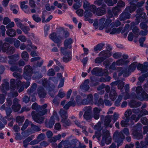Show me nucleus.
I'll return each instance as SVG.
<instances>
[{
	"instance_id": "1",
	"label": "nucleus",
	"mask_w": 148,
	"mask_h": 148,
	"mask_svg": "<svg viewBox=\"0 0 148 148\" xmlns=\"http://www.w3.org/2000/svg\"><path fill=\"white\" fill-rule=\"evenodd\" d=\"M49 82L50 84L49 86L48 85L47 79H43L42 85L45 89L43 87H40L38 88L37 93L40 98H45L46 95L45 89L48 90L49 91H51L57 84L58 80L56 77H54L51 78L49 79Z\"/></svg>"
},
{
	"instance_id": "2",
	"label": "nucleus",
	"mask_w": 148,
	"mask_h": 148,
	"mask_svg": "<svg viewBox=\"0 0 148 148\" xmlns=\"http://www.w3.org/2000/svg\"><path fill=\"white\" fill-rule=\"evenodd\" d=\"M47 105L45 104L41 106L40 108V110L36 113L34 111H33L31 113L32 118L34 121L38 123H42L44 122V117L42 116L45 114L47 112V110L46 109Z\"/></svg>"
},
{
	"instance_id": "3",
	"label": "nucleus",
	"mask_w": 148,
	"mask_h": 148,
	"mask_svg": "<svg viewBox=\"0 0 148 148\" xmlns=\"http://www.w3.org/2000/svg\"><path fill=\"white\" fill-rule=\"evenodd\" d=\"M111 22L112 20L110 19L106 20L105 18H102L99 20L95 19L93 25L96 29H97L98 27L100 30L105 29L106 32H108L109 31L108 27Z\"/></svg>"
},
{
	"instance_id": "4",
	"label": "nucleus",
	"mask_w": 148,
	"mask_h": 148,
	"mask_svg": "<svg viewBox=\"0 0 148 148\" xmlns=\"http://www.w3.org/2000/svg\"><path fill=\"white\" fill-rule=\"evenodd\" d=\"M144 9L142 8H138L136 11L137 14L136 16L135 22H132L131 23V27H133L136 25H138L140 21L145 20L147 17L146 14L143 12Z\"/></svg>"
},
{
	"instance_id": "5",
	"label": "nucleus",
	"mask_w": 148,
	"mask_h": 148,
	"mask_svg": "<svg viewBox=\"0 0 148 148\" xmlns=\"http://www.w3.org/2000/svg\"><path fill=\"white\" fill-rule=\"evenodd\" d=\"M15 51L14 47H10L9 44L7 43L3 44L2 40H0V52H6L8 54H12Z\"/></svg>"
},
{
	"instance_id": "6",
	"label": "nucleus",
	"mask_w": 148,
	"mask_h": 148,
	"mask_svg": "<svg viewBox=\"0 0 148 148\" xmlns=\"http://www.w3.org/2000/svg\"><path fill=\"white\" fill-rule=\"evenodd\" d=\"M9 89V84L8 82L2 84L0 87V89L4 94H0V103L3 104L4 102L6 96V91Z\"/></svg>"
},
{
	"instance_id": "7",
	"label": "nucleus",
	"mask_w": 148,
	"mask_h": 148,
	"mask_svg": "<svg viewBox=\"0 0 148 148\" xmlns=\"http://www.w3.org/2000/svg\"><path fill=\"white\" fill-rule=\"evenodd\" d=\"M102 132V138L100 144L102 146H103L105 144L108 145L111 143L112 138L108 130H104Z\"/></svg>"
},
{
	"instance_id": "8",
	"label": "nucleus",
	"mask_w": 148,
	"mask_h": 148,
	"mask_svg": "<svg viewBox=\"0 0 148 148\" xmlns=\"http://www.w3.org/2000/svg\"><path fill=\"white\" fill-rule=\"evenodd\" d=\"M60 114L61 118V122L64 126L69 125L71 124V122L69 119H68V115L67 111L60 109Z\"/></svg>"
},
{
	"instance_id": "9",
	"label": "nucleus",
	"mask_w": 148,
	"mask_h": 148,
	"mask_svg": "<svg viewBox=\"0 0 148 148\" xmlns=\"http://www.w3.org/2000/svg\"><path fill=\"white\" fill-rule=\"evenodd\" d=\"M49 38L54 42L58 44L57 46L59 47L60 44L61 43V40L64 39V37L59 35L58 34L53 32L49 36Z\"/></svg>"
},
{
	"instance_id": "10",
	"label": "nucleus",
	"mask_w": 148,
	"mask_h": 148,
	"mask_svg": "<svg viewBox=\"0 0 148 148\" xmlns=\"http://www.w3.org/2000/svg\"><path fill=\"white\" fill-rule=\"evenodd\" d=\"M128 61L124 60L119 59L116 62H113L109 66L110 69L115 70L116 69V66H123L127 64Z\"/></svg>"
},
{
	"instance_id": "11",
	"label": "nucleus",
	"mask_w": 148,
	"mask_h": 148,
	"mask_svg": "<svg viewBox=\"0 0 148 148\" xmlns=\"http://www.w3.org/2000/svg\"><path fill=\"white\" fill-rule=\"evenodd\" d=\"M33 69L32 67L29 65H26L24 68V73L23 75L26 79H29L32 75Z\"/></svg>"
},
{
	"instance_id": "12",
	"label": "nucleus",
	"mask_w": 148,
	"mask_h": 148,
	"mask_svg": "<svg viewBox=\"0 0 148 148\" xmlns=\"http://www.w3.org/2000/svg\"><path fill=\"white\" fill-rule=\"evenodd\" d=\"M61 53L64 55L63 58V61L65 62H67L71 60L70 56V52L66 50V49L63 47H61L60 48Z\"/></svg>"
},
{
	"instance_id": "13",
	"label": "nucleus",
	"mask_w": 148,
	"mask_h": 148,
	"mask_svg": "<svg viewBox=\"0 0 148 148\" xmlns=\"http://www.w3.org/2000/svg\"><path fill=\"white\" fill-rule=\"evenodd\" d=\"M114 25V23L111 22L108 27L109 31L108 32H106L107 33L109 32L111 34H118L120 33L122 29V27H119L118 28H112V27H114L113 26Z\"/></svg>"
},
{
	"instance_id": "14",
	"label": "nucleus",
	"mask_w": 148,
	"mask_h": 148,
	"mask_svg": "<svg viewBox=\"0 0 148 148\" xmlns=\"http://www.w3.org/2000/svg\"><path fill=\"white\" fill-rule=\"evenodd\" d=\"M117 70L119 72L118 73L119 76H120L123 74L124 77H128L131 73L128 69L127 70L126 69H123L121 67H118Z\"/></svg>"
},
{
	"instance_id": "15",
	"label": "nucleus",
	"mask_w": 148,
	"mask_h": 148,
	"mask_svg": "<svg viewBox=\"0 0 148 148\" xmlns=\"http://www.w3.org/2000/svg\"><path fill=\"white\" fill-rule=\"evenodd\" d=\"M124 138V136L122 132H115L113 136V138L118 143L122 141Z\"/></svg>"
},
{
	"instance_id": "16",
	"label": "nucleus",
	"mask_w": 148,
	"mask_h": 148,
	"mask_svg": "<svg viewBox=\"0 0 148 148\" xmlns=\"http://www.w3.org/2000/svg\"><path fill=\"white\" fill-rule=\"evenodd\" d=\"M19 100L16 98H15L13 100V104L12 108L13 110L15 112H17L19 111L21 108V106L18 104Z\"/></svg>"
},
{
	"instance_id": "17",
	"label": "nucleus",
	"mask_w": 148,
	"mask_h": 148,
	"mask_svg": "<svg viewBox=\"0 0 148 148\" xmlns=\"http://www.w3.org/2000/svg\"><path fill=\"white\" fill-rule=\"evenodd\" d=\"M106 5L103 4L102 7H99L97 9L96 14L98 16L103 15L106 13Z\"/></svg>"
},
{
	"instance_id": "18",
	"label": "nucleus",
	"mask_w": 148,
	"mask_h": 148,
	"mask_svg": "<svg viewBox=\"0 0 148 148\" xmlns=\"http://www.w3.org/2000/svg\"><path fill=\"white\" fill-rule=\"evenodd\" d=\"M102 68L96 67L93 68L91 71V73L92 75L97 76H101L103 75L102 73Z\"/></svg>"
},
{
	"instance_id": "19",
	"label": "nucleus",
	"mask_w": 148,
	"mask_h": 148,
	"mask_svg": "<svg viewBox=\"0 0 148 148\" xmlns=\"http://www.w3.org/2000/svg\"><path fill=\"white\" fill-rule=\"evenodd\" d=\"M134 1L130 2V7H127L125 8V11H127L128 12H129L131 13L134 11L136 9V4L134 3Z\"/></svg>"
},
{
	"instance_id": "20",
	"label": "nucleus",
	"mask_w": 148,
	"mask_h": 148,
	"mask_svg": "<svg viewBox=\"0 0 148 148\" xmlns=\"http://www.w3.org/2000/svg\"><path fill=\"white\" fill-rule=\"evenodd\" d=\"M89 82V80L86 79L85 80L84 82L80 86V88L84 91H86L88 90L90 88L89 86L88 85Z\"/></svg>"
},
{
	"instance_id": "21",
	"label": "nucleus",
	"mask_w": 148,
	"mask_h": 148,
	"mask_svg": "<svg viewBox=\"0 0 148 148\" xmlns=\"http://www.w3.org/2000/svg\"><path fill=\"white\" fill-rule=\"evenodd\" d=\"M73 40L71 38L66 39L64 41V45L66 50L67 48L70 49L72 47V44L73 42Z\"/></svg>"
},
{
	"instance_id": "22",
	"label": "nucleus",
	"mask_w": 148,
	"mask_h": 148,
	"mask_svg": "<svg viewBox=\"0 0 148 148\" xmlns=\"http://www.w3.org/2000/svg\"><path fill=\"white\" fill-rule=\"evenodd\" d=\"M99 56L103 57L105 59L107 57L110 56L111 55V53L109 50H103L100 52L99 54Z\"/></svg>"
},
{
	"instance_id": "23",
	"label": "nucleus",
	"mask_w": 148,
	"mask_h": 148,
	"mask_svg": "<svg viewBox=\"0 0 148 148\" xmlns=\"http://www.w3.org/2000/svg\"><path fill=\"white\" fill-rule=\"evenodd\" d=\"M136 97L141 101H147L148 100V95L143 91L141 93L140 95H136Z\"/></svg>"
},
{
	"instance_id": "24",
	"label": "nucleus",
	"mask_w": 148,
	"mask_h": 148,
	"mask_svg": "<svg viewBox=\"0 0 148 148\" xmlns=\"http://www.w3.org/2000/svg\"><path fill=\"white\" fill-rule=\"evenodd\" d=\"M93 117L95 119H98L99 117V113L101 110L97 107H95L93 109Z\"/></svg>"
},
{
	"instance_id": "25",
	"label": "nucleus",
	"mask_w": 148,
	"mask_h": 148,
	"mask_svg": "<svg viewBox=\"0 0 148 148\" xmlns=\"http://www.w3.org/2000/svg\"><path fill=\"white\" fill-rule=\"evenodd\" d=\"M130 16V14L127 11H125L120 15L119 19L121 21H124L127 19H129Z\"/></svg>"
},
{
	"instance_id": "26",
	"label": "nucleus",
	"mask_w": 148,
	"mask_h": 148,
	"mask_svg": "<svg viewBox=\"0 0 148 148\" xmlns=\"http://www.w3.org/2000/svg\"><path fill=\"white\" fill-rule=\"evenodd\" d=\"M109 97L112 101H114L117 97V94L115 90L111 89L109 93Z\"/></svg>"
},
{
	"instance_id": "27",
	"label": "nucleus",
	"mask_w": 148,
	"mask_h": 148,
	"mask_svg": "<svg viewBox=\"0 0 148 148\" xmlns=\"http://www.w3.org/2000/svg\"><path fill=\"white\" fill-rule=\"evenodd\" d=\"M19 56L18 54L14 55L13 56H9L8 58L10 59L9 63L10 64H12L18 60Z\"/></svg>"
},
{
	"instance_id": "28",
	"label": "nucleus",
	"mask_w": 148,
	"mask_h": 148,
	"mask_svg": "<svg viewBox=\"0 0 148 148\" xmlns=\"http://www.w3.org/2000/svg\"><path fill=\"white\" fill-rule=\"evenodd\" d=\"M112 115H109L106 116L104 121V124L106 126H109L110 128L112 127V125L110 124L112 119Z\"/></svg>"
},
{
	"instance_id": "29",
	"label": "nucleus",
	"mask_w": 148,
	"mask_h": 148,
	"mask_svg": "<svg viewBox=\"0 0 148 148\" xmlns=\"http://www.w3.org/2000/svg\"><path fill=\"white\" fill-rule=\"evenodd\" d=\"M133 135L134 138L136 139H141L143 138L142 132H138L137 131L134 130L133 132Z\"/></svg>"
},
{
	"instance_id": "30",
	"label": "nucleus",
	"mask_w": 148,
	"mask_h": 148,
	"mask_svg": "<svg viewBox=\"0 0 148 148\" xmlns=\"http://www.w3.org/2000/svg\"><path fill=\"white\" fill-rule=\"evenodd\" d=\"M6 33L8 36L11 37H14L16 35V30L12 28L7 30L6 31Z\"/></svg>"
},
{
	"instance_id": "31",
	"label": "nucleus",
	"mask_w": 148,
	"mask_h": 148,
	"mask_svg": "<svg viewBox=\"0 0 148 148\" xmlns=\"http://www.w3.org/2000/svg\"><path fill=\"white\" fill-rule=\"evenodd\" d=\"M80 143V142H79L76 139H73L71 142V148H79L80 147L77 146V145Z\"/></svg>"
},
{
	"instance_id": "32",
	"label": "nucleus",
	"mask_w": 148,
	"mask_h": 148,
	"mask_svg": "<svg viewBox=\"0 0 148 148\" xmlns=\"http://www.w3.org/2000/svg\"><path fill=\"white\" fill-rule=\"evenodd\" d=\"M47 13L46 11H44L42 12V22H49L51 19L52 18V15H50L49 17L46 20H45V15Z\"/></svg>"
},
{
	"instance_id": "33",
	"label": "nucleus",
	"mask_w": 148,
	"mask_h": 148,
	"mask_svg": "<svg viewBox=\"0 0 148 148\" xmlns=\"http://www.w3.org/2000/svg\"><path fill=\"white\" fill-rule=\"evenodd\" d=\"M124 120H122L121 122V125L123 127L127 126L129 125L128 122L129 121V118L125 119L124 117L123 118Z\"/></svg>"
},
{
	"instance_id": "34",
	"label": "nucleus",
	"mask_w": 148,
	"mask_h": 148,
	"mask_svg": "<svg viewBox=\"0 0 148 148\" xmlns=\"http://www.w3.org/2000/svg\"><path fill=\"white\" fill-rule=\"evenodd\" d=\"M21 56L23 59L25 61L27 62L29 59L28 53L26 51H23L21 54Z\"/></svg>"
},
{
	"instance_id": "35",
	"label": "nucleus",
	"mask_w": 148,
	"mask_h": 148,
	"mask_svg": "<svg viewBox=\"0 0 148 148\" xmlns=\"http://www.w3.org/2000/svg\"><path fill=\"white\" fill-rule=\"evenodd\" d=\"M137 65V63L136 62H134L132 63L129 66L128 69L131 72L134 71L136 69Z\"/></svg>"
},
{
	"instance_id": "36",
	"label": "nucleus",
	"mask_w": 148,
	"mask_h": 148,
	"mask_svg": "<svg viewBox=\"0 0 148 148\" xmlns=\"http://www.w3.org/2000/svg\"><path fill=\"white\" fill-rule=\"evenodd\" d=\"M20 28L25 34H27L29 33L30 28L28 26L24 25Z\"/></svg>"
},
{
	"instance_id": "37",
	"label": "nucleus",
	"mask_w": 148,
	"mask_h": 148,
	"mask_svg": "<svg viewBox=\"0 0 148 148\" xmlns=\"http://www.w3.org/2000/svg\"><path fill=\"white\" fill-rule=\"evenodd\" d=\"M14 20L16 23L17 26L20 28L24 25V24L21 23L22 21L18 18H15Z\"/></svg>"
},
{
	"instance_id": "38",
	"label": "nucleus",
	"mask_w": 148,
	"mask_h": 148,
	"mask_svg": "<svg viewBox=\"0 0 148 148\" xmlns=\"http://www.w3.org/2000/svg\"><path fill=\"white\" fill-rule=\"evenodd\" d=\"M104 45V44L103 43H100L97 44L94 48L95 51H101L103 49V48Z\"/></svg>"
},
{
	"instance_id": "39",
	"label": "nucleus",
	"mask_w": 148,
	"mask_h": 148,
	"mask_svg": "<svg viewBox=\"0 0 148 148\" xmlns=\"http://www.w3.org/2000/svg\"><path fill=\"white\" fill-rule=\"evenodd\" d=\"M106 93H105L104 95V98L105 99H108V93L110 92V87L108 86L107 85L106 86L105 85V87H104Z\"/></svg>"
},
{
	"instance_id": "40",
	"label": "nucleus",
	"mask_w": 148,
	"mask_h": 148,
	"mask_svg": "<svg viewBox=\"0 0 148 148\" xmlns=\"http://www.w3.org/2000/svg\"><path fill=\"white\" fill-rule=\"evenodd\" d=\"M75 124L78 127L82 128V129H84V130H86V127H84L81 125L82 123H85V122L84 121H82L80 122L78 120H76L74 121Z\"/></svg>"
},
{
	"instance_id": "41",
	"label": "nucleus",
	"mask_w": 148,
	"mask_h": 148,
	"mask_svg": "<svg viewBox=\"0 0 148 148\" xmlns=\"http://www.w3.org/2000/svg\"><path fill=\"white\" fill-rule=\"evenodd\" d=\"M131 107L133 108L134 107H138L141 105V103L140 102L136 104V102L134 101H131L129 103Z\"/></svg>"
},
{
	"instance_id": "42",
	"label": "nucleus",
	"mask_w": 148,
	"mask_h": 148,
	"mask_svg": "<svg viewBox=\"0 0 148 148\" xmlns=\"http://www.w3.org/2000/svg\"><path fill=\"white\" fill-rule=\"evenodd\" d=\"M52 120H54V121H59V118L57 112H56L54 111L53 115L51 117Z\"/></svg>"
},
{
	"instance_id": "43",
	"label": "nucleus",
	"mask_w": 148,
	"mask_h": 148,
	"mask_svg": "<svg viewBox=\"0 0 148 148\" xmlns=\"http://www.w3.org/2000/svg\"><path fill=\"white\" fill-rule=\"evenodd\" d=\"M75 104V101H70L64 106V108L66 109H68L70 106H74Z\"/></svg>"
},
{
	"instance_id": "44",
	"label": "nucleus",
	"mask_w": 148,
	"mask_h": 148,
	"mask_svg": "<svg viewBox=\"0 0 148 148\" xmlns=\"http://www.w3.org/2000/svg\"><path fill=\"white\" fill-rule=\"evenodd\" d=\"M55 123L54 120H52V119L50 118L48 123H46V125L47 127L49 128H51L53 126Z\"/></svg>"
},
{
	"instance_id": "45",
	"label": "nucleus",
	"mask_w": 148,
	"mask_h": 148,
	"mask_svg": "<svg viewBox=\"0 0 148 148\" xmlns=\"http://www.w3.org/2000/svg\"><path fill=\"white\" fill-rule=\"evenodd\" d=\"M10 8L13 11L14 13L16 14L18 12L17 9H18V6L17 5H11L10 6Z\"/></svg>"
},
{
	"instance_id": "46",
	"label": "nucleus",
	"mask_w": 148,
	"mask_h": 148,
	"mask_svg": "<svg viewBox=\"0 0 148 148\" xmlns=\"http://www.w3.org/2000/svg\"><path fill=\"white\" fill-rule=\"evenodd\" d=\"M139 30L137 27H134L132 29V31L135 34V37H137L139 35Z\"/></svg>"
},
{
	"instance_id": "47",
	"label": "nucleus",
	"mask_w": 148,
	"mask_h": 148,
	"mask_svg": "<svg viewBox=\"0 0 148 148\" xmlns=\"http://www.w3.org/2000/svg\"><path fill=\"white\" fill-rule=\"evenodd\" d=\"M92 108L90 106L85 107L83 109L84 113H91Z\"/></svg>"
},
{
	"instance_id": "48",
	"label": "nucleus",
	"mask_w": 148,
	"mask_h": 148,
	"mask_svg": "<svg viewBox=\"0 0 148 148\" xmlns=\"http://www.w3.org/2000/svg\"><path fill=\"white\" fill-rule=\"evenodd\" d=\"M82 1H79L76 2L73 5V7L74 9L76 10L80 8L82 6Z\"/></svg>"
},
{
	"instance_id": "49",
	"label": "nucleus",
	"mask_w": 148,
	"mask_h": 148,
	"mask_svg": "<svg viewBox=\"0 0 148 148\" xmlns=\"http://www.w3.org/2000/svg\"><path fill=\"white\" fill-rule=\"evenodd\" d=\"M137 69L138 70H140L142 72H146L145 68L144 67L143 65L142 64H139L137 65Z\"/></svg>"
},
{
	"instance_id": "50",
	"label": "nucleus",
	"mask_w": 148,
	"mask_h": 148,
	"mask_svg": "<svg viewBox=\"0 0 148 148\" xmlns=\"http://www.w3.org/2000/svg\"><path fill=\"white\" fill-rule=\"evenodd\" d=\"M83 117L84 119L86 121H89L91 120L92 118L91 113H84Z\"/></svg>"
},
{
	"instance_id": "51",
	"label": "nucleus",
	"mask_w": 148,
	"mask_h": 148,
	"mask_svg": "<svg viewBox=\"0 0 148 148\" xmlns=\"http://www.w3.org/2000/svg\"><path fill=\"white\" fill-rule=\"evenodd\" d=\"M110 61H112V59H109L106 60L103 62V64L106 68H107L109 67L110 64Z\"/></svg>"
},
{
	"instance_id": "52",
	"label": "nucleus",
	"mask_w": 148,
	"mask_h": 148,
	"mask_svg": "<svg viewBox=\"0 0 148 148\" xmlns=\"http://www.w3.org/2000/svg\"><path fill=\"white\" fill-rule=\"evenodd\" d=\"M122 56V53L120 52H116L114 53L113 55V57L115 59L120 58Z\"/></svg>"
},
{
	"instance_id": "53",
	"label": "nucleus",
	"mask_w": 148,
	"mask_h": 148,
	"mask_svg": "<svg viewBox=\"0 0 148 148\" xmlns=\"http://www.w3.org/2000/svg\"><path fill=\"white\" fill-rule=\"evenodd\" d=\"M24 120V116H18L16 117V122L19 123L23 122Z\"/></svg>"
},
{
	"instance_id": "54",
	"label": "nucleus",
	"mask_w": 148,
	"mask_h": 148,
	"mask_svg": "<svg viewBox=\"0 0 148 148\" xmlns=\"http://www.w3.org/2000/svg\"><path fill=\"white\" fill-rule=\"evenodd\" d=\"M31 127L32 129L35 131L38 132L41 130L39 127L32 124L31 125Z\"/></svg>"
},
{
	"instance_id": "55",
	"label": "nucleus",
	"mask_w": 148,
	"mask_h": 148,
	"mask_svg": "<svg viewBox=\"0 0 148 148\" xmlns=\"http://www.w3.org/2000/svg\"><path fill=\"white\" fill-rule=\"evenodd\" d=\"M21 84V85H22V86H23L24 87H25L27 88L29 86L30 83V82H27L26 83L23 82L22 83L20 81H18V84Z\"/></svg>"
},
{
	"instance_id": "56",
	"label": "nucleus",
	"mask_w": 148,
	"mask_h": 148,
	"mask_svg": "<svg viewBox=\"0 0 148 148\" xmlns=\"http://www.w3.org/2000/svg\"><path fill=\"white\" fill-rule=\"evenodd\" d=\"M148 77V72L140 76L139 78V80L140 82H143L145 79V78Z\"/></svg>"
},
{
	"instance_id": "57",
	"label": "nucleus",
	"mask_w": 148,
	"mask_h": 148,
	"mask_svg": "<svg viewBox=\"0 0 148 148\" xmlns=\"http://www.w3.org/2000/svg\"><path fill=\"white\" fill-rule=\"evenodd\" d=\"M18 39L23 42H25L27 40V38L24 35H21L19 36Z\"/></svg>"
},
{
	"instance_id": "58",
	"label": "nucleus",
	"mask_w": 148,
	"mask_h": 148,
	"mask_svg": "<svg viewBox=\"0 0 148 148\" xmlns=\"http://www.w3.org/2000/svg\"><path fill=\"white\" fill-rule=\"evenodd\" d=\"M55 72L53 69H50L48 71L47 75L49 76H53L55 75Z\"/></svg>"
},
{
	"instance_id": "59",
	"label": "nucleus",
	"mask_w": 148,
	"mask_h": 148,
	"mask_svg": "<svg viewBox=\"0 0 148 148\" xmlns=\"http://www.w3.org/2000/svg\"><path fill=\"white\" fill-rule=\"evenodd\" d=\"M132 29V27H130V25L129 24H126L124 27V32H126V33L125 35V36H126L127 35L128 32Z\"/></svg>"
},
{
	"instance_id": "60",
	"label": "nucleus",
	"mask_w": 148,
	"mask_h": 148,
	"mask_svg": "<svg viewBox=\"0 0 148 148\" xmlns=\"http://www.w3.org/2000/svg\"><path fill=\"white\" fill-rule=\"evenodd\" d=\"M29 121L28 120L26 119L25 120V121L24 124H23V126H22L21 129V130L22 131H24L25 130L28 126V125L29 124Z\"/></svg>"
},
{
	"instance_id": "61",
	"label": "nucleus",
	"mask_w": 148,
	"mask_h": 148,
	"mask_svg": "<svg viewBox=\"0 0 148 148\" xmlns=\"http://www.w3.org/2000/svg\"><path fill=\"white\" fill-rule=\"evenodd\" d=\"M89 10L92 12L93 13L96 14V6L93 5H92L90 6Z\"/></svg>"
},
{
	"instance_id": "62",
	"label": "nucleus",
	"mask_w": 148,
	"mask_h": 148,
	"mask_svg": "<svg viewBox=\"0 0 148 148\" xmlns=\"http://www.w3.org/2000/svg\"><path fill=\"white\" fill-rule=\"evenodd\" d=\"M15 82V80L14 79H12L10 80V83L11 84V89L12 90H15V89L16 88V86H14Z\"/></svg>"
},
{
	"instance_id": "63",
	"label": "nucleus",
	"mask_w": 148,
	"mask_h": 148,
	"mask_svg": "<svg viewBox=\"0 0 148 148\" xmlns=\"http://www.w3.org/2000/svg\"><path fill=\"white\" fill-rule=\"evenodd\" d=\"M63 146L67 148H71V143L68 140L63 141Z\"/></svg>"
},
{
	"instance_id": "64",
	"label": "nucleus",
	"mask_w": 148,
	"mask_h": 148,
	"mask_svg": "<svg viewBox=\"0 0 148 148\" xmlns=\"http://www.w3.org/2000/svg\"><path fill=\"white\" fill-rule=\"evenodd\" d=\"M132 114V111L130 109H128L125 112V117L126 118H129V117Z\"/></svg>"
}]
</instances>
